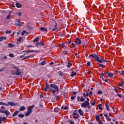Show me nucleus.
Here are the masks:
<instances>
[{
	"label": "nucleus",
	"mask_w": 124,
	"mask_h": 124,
	"mask_svg": "<svg viewBox=\"0 0 124 124\" xmlns=\"http://www.w3.org/2000/svg\"><path fill=\"white\" fill-rule=\"evenodd\" d=\"M12 68H13V69H15V70H16V71L14 72L13 71V72H12V75H17L19 76V75H21V74H22V72L21 71V70H20L19 67H18V66L16 65H14L12 67Z\"/></svg>",
	"instance_id": "nucleus-1"
},
{
	"label": "nucleus",
	"mask_w": 124,
	"mask_h": 124,
	"mask_svg": "<svg viewBox=\"0 0 124 124\" xmlns=\"http://www.w3.org/2000/svg\"><path fill=\"white\" fill-rule=\"evenodd\" d=\"M89 57L92 58V59H94V60H95V61L98 62L102 63L103 62L101 60V59H100V57H98V56H97V55H96V54H95L94 55L91 54L89 56Z\"/></svg>",
	"instance_id": "nucleus-2"
},
{
	"label": "nucleus",
	"mask_w": 124,
	"mask_h": 124,
	"mask_svg": "<svg viewBox=\"0 0 124 124\" xmlns=\"http://www.w3.org/2000/svg\"><path fill=\"white\" fill-rule=\"evenodd\" d=\"M88 105H90V102L89 101H85V102L81 104V106L83 108H85L88 106Z\"/></svg>",
	"instance_id": "nucleus-3"
},
{
	"label": "nucleus",
	"mask_w": 124,
	"mask_h": 124,
	"mask_svg": "<svg viewBox=\"0 0 124 124\" xmlns=\"http://www.w3.org/2000/svg\"><path fill=\"white\" fill-rule=\"evenodd\" d=\"M0 113H1L2 114H5L6 115L7 117L9 116V115L10 114V112L8 111V110H2V109H0Z\"/></svg>",
	"instance_id": "nucleus-4"
},
{
	"label": "nucleus",
	"mask_w": 124,
	"mask_h": 124,
	"mask_svg": "<svg viewBox=\"0 0 124 124\" xmlns=\"http://www.w3.org/2000/svg\"><path fill=\"white\" fill-rule=\"evenodd\" d=\"M26 54H23L20 57V59L21 60H26V59H28V58H31V56H25Z\"/></svg>",
	"instance_id": "nucleus-5"
},
{
	"label": "nucleus",
	"mask_w": 124,
	"mask_h": 124,
	"mask_svg": "<svg viewBox=\"0 0 124 124\" xmlns=\"http://www.w3.org/2000/svg\"><path fill=\"white\" fill-rule=\"evenodd\" d=\"M108 73V71H107L106 73H103L102 72V74H101V76H100V78L102 79L103 81H104V78H103V76H104V75H107Z\"/></svg>",
	"instance_id": "nucleus-6"
},
{
	"label": "nucleus",
	"mask_w": 124,
	"mask_h": 124,
	"mask_svg": "<svg viewBox=\"0 0 124 124\" xmlns=\"http://www.w3.org/2000/svg\"><path fill=\"white\" fill-rule=\"evenodd\" d=\"M75 42L77 45H80L81 43V40L78 38L75 40Z\"/></svg>",
	"instance_id": "nucleus-7"
},
{
	"label": "nucleus",
	"mask_w": 124,
	"mask_h": 124,
	"mask_svg": "<svg viewBox=\"0 0 124 124\" xmlns=\"http://www.w3.org/2000/svg\"><path fill=\"white\" fill-rule=\"evenodd\" d=\"M23 53H37L38 51L37 50H26L23 51Z\"/></svg>",
	"instance_id": "nucleus-8"
},
{
	"label": "nucleus",
	"mask_w": 124,
	"mask_h": 124,
	"mask_svg": "<svg viewBox=\"0 0 124 124\" xmlns=\"http://www.w3.org/2000/svg\"><path fill=\"white\" fill-rule=\"evenodd\" d=\"M78 117H79V114L74 112L73 113V118L74 119H78Z\"/></svg>",
	"instance_id": "nucleus-9"
},
{
	"label": "nucleus",
	"mask_w": 124,
	"mask_h": 124,
	"mask_svg": "<svg viewBox=\"0 0 124 124\" xmlns=\"http://www.w3.org/2000/svg\"><path fill=\"white\" fill-rule=\"evenodd\" d=\"M11 13H12V12L11 11L9 12V13L6 17V19H7V20H9V18H11Z\"/></svg>",
	"instance_id": "nucleus-10"
},
{
	"label": "nucleus",
	"mask_w": 124,
	"mask_h": 124,
	"mask_svg": "<svg viewBox=\"0 0 124 124\" xmlns=\"http://www.w3.org/2000/svg\"><path fill=\"white\" fill-rule=\"evenodd\" d=\"M34 105H32L30 106L28 108V111H29L30 112H31V110H32V109H33V108H34Z\"/></svg>",
	"instance_id": "nucleus-11"
},
{
	"label": "nucleus",
	"mask_w": 124,
	"mask_h": 124,
	"mask_svg": "<svg viewBox=\"0 0 124 124\" xmlns=\"http://www.w3.org/2000/svg\"><path fill=\"white\" fill-rule=\"evenodd\" d=\"M8 106L10 105L11 106H15L16 104L13 102H8L7 103Z\"/></svg>",
	"instance_id": "nucleus-12"
},
{
	"label": "nucleus",
	"mask_w": 124,
	"mask_h": 124,
	"mask_svg": "<svg viewBox=\"0 0 124 124\" xmlns=\"http://www.w3.org/2000/svg\"><path fill=\"white\" fill-rule=\"evenodd\" d=\"M16 24V26H18V27L21 26V20L18 19Z\"/></svg>",
	"instance_id": "nucleus-13"
},
{
	"label": "nucleus",
	"mask_w": 124,
	"mask_h": 124,
	"mask_svg": "<svg viewBox=\"0 0 124 124\" xmlns=\"http://www.w3.org/2000/svg\"><path fill=\"white\" fill-rule=\"evenodd\" d=\"M78 112L80 116H84V112H83L82 109H79Z\"/></svg>",
	"instance_id": "nucleus-14"
},
{
	"label": "nucleus",
	"mask_w": 124,
	"mask_h": 124,
	"mask_svg": "<svg viewBox=\"0 0 124 124\" xmlns=\"http://www.w3.org/2000/svg\"><path fill=\"white\" fill-rule=\"evenodd\" d=\"M45 85V88L47 90H49L50 89V86H49V84L48 83V82H47V81H46Z\"/></svg>",
	"instance_id": "nucleus-15"
},
{
	"label": "nucleus",
	"mask_w": 124,
	"mask_h": 124,
	"mask_svg": "<svg viewBox=\"0 0 124 124\" xmlns=\"http://www.w3.org/2000/svg\"><path fill=\"white\" fill-rule=\"evenodd\" d=\"M8 48H13V47H15V46L13 45V44L9 43L8 44Z\"/></svg>",
	"instance_id": "nucleus-16"
},
{
	"label": "nucleus",
	"mask_w": 124,
	"mask_h": 124,
	"mask_svg": "<svg viewBox=\"0 0 124 124\" xmlns=\"http://www.w3.org/2000/svg\"><path fill=\"white\" fill-rule=\"evenodd\" d=\"M16 6L17 7V8H20V7H22V4L19 3H16Z\"/></svg>",
	"instance_id": "nucleus-17"
},
{
	"label": "nucleus",
	"mask_w": 124,
	"mask_h": 124,
	"mask_svg": "<svg viewBox=\"0 0 124 124\" xmlns=\"http://www.w3.org/2000/svg\"><path fill=\"white\" fill-rule=\"evenodd\" d=\"M115 75V74L112 73H108V76L109 78H111L113 77Z\"/></svg>",
	"instance_id": "nucleus-18"
},
{
	"label": "nucleus",
	"mask_w": 124,
	"mask_h": 124,
	"mask_svg": "<svg viewBox=\"0 0 124 124\" xmlns=\"http://www.w3.org/2000/svg\"><path fill=\"white\" fill-rule=\"evenodd\" d=\"M71 73L72 74H71L70 75L71 77H74V76H76V74H77V73H76L74 71L72 72Z\"/></svg>",
	"instance_id": "nucleus-19"
},
{
	"label": "nucleus",
	"mask_w": 124,
	"mask_h": 124,
	"mask_svg": "<svg viewBox=\"0 0 124 124\" xmlns=\"http://www.w3.org/2000/svg\"><path fill=\"white\" fill-rule=\"evenodd\" d=\"M18 114H19V111H16L14 114H13V117H15L16 116H17V115H18Z\"/></svg>",
	"instance_id": "nucleus-20"
},
{
	"label": "nucleus",
	"mask_w": 124,
	"mask_h": 124,
	"mask_svg": "<svg viewBox=\"0 0 124 124\" xmlns=\"http://www.w3.org/2000/svg\"><path fill=\"white\" fill-rule=\"evenodd\" d=\"M40 31H47V29L44 27H41L40 28Z\"/></svg>",
	"instance_id": "nucleus-21"
},
{
	"label": "nucleus",
	"mask_w": 124,
	"mask_h": 124,
	"mask_svg": "<svg viewBox=\"0 0 124 124\" xmlns=\"http://www.w3.org/2000/svg\"><path fill=\"white\" fill-rule=\"evenodd\" d=\"M46 63V61H42V62H41L40 63H39V65H45V64Z\"/></svg>",
	"instance_id": "nucleus-22"
},
{
	"label": "nucleus",
	"mask_w": 124,
	"mask_h": 124,
	"mask_svg": "<svg viewBox=\"0 0 124 124\" xmlns=\"http://www.w3.org/2000/svg\"><path fill=\"white\" fill-rule=\"evenodd\" d=\"M57 30H58V27H57V23H56L55 26V27L53 28V29H52V31H57Z\"/></svg>",
	"instance_id": "nucleus-23"
},
{
	"label": "nucleus",
	"mask_w": 124,
	"mask_h": 124,
	"mask_svg": "<svg viewBox=\"0 0 124 124\" xmlns=\"http://www.w3.org/2000/svg\"><path fill=\"white\" fill-rule=\"evenodd\" d=\"M96 120L97 121V122H98V123H99L100 122H101L100 121V118L99 117V116H96Z\"/></svg>",
	"instance_id": "nucleus-24"
},
{
	"label": "nucleus",
	"mask_w": 124,
	"mask_h": 124,
	"mask_svg": "<svg viewBox=\"0 0 124 124\" xmlns=\"http://www.w3.org/2000/svg\"><path fill=\"white\" fill-rule=\"evenodd\" d=\"M18 117L19 118H24L25 117V115L22 113H19L18 114Z\"/></svg>",
	"instance_id": "nucleus-25"
},
{
	"label": "nucleus",
	"mask_w": 124,
	"mask_h": 124,
	"mask_svg": "<svg viewBox=\"0 0 124 124\" xmlns=\"http://www.w3.org/2000/svg\"><path fill=\"white\" fill-rule=\"evenodd\" d=\"M59 111H60V108H55L54 109V111L55 113H58V112H59Z\"/></svg>",
	"instance_id": "nucleus-26"
},
{
	"label": "nucleus",
	"mask_w": 124,
	"mask_h": 124,
	"mask_svg": "<svg viewBox=\"0 0 124 124\" xmlns=\"http://www.w3.org/2000/svg\"><path fill=\"white\" fill-rule=\"evenodd\" d=\"M5 39H6V37H0V41H2V40H5Z\"/></svg>",
	"instance_id": "nucleus-27"
},
{
	"label": "nucleus",
	"mask_w": 124,
	"mask_h": 124,
	"mask_svg": "<svg viewBox=\"0 0 124 124\" xmlns=\"http://www.w3.org/2000/svg\"><path fill=\"white\" fill-rule=\"evenodd\" d=\"M26 109V107L22 106L19 108V111H24Z\"/></svg>",
	"instance_id": "nucleus-28"
},
{
	"label": "nucleus",
	"mask_w": 124,
	"mask_h": 124,
	"mask_svg": "<svg viewBox=\"0 0 124 124\" xmlns=\"http://www.w3.org/2000/svg\"><path fill=\"white\" fill-rule=\"evenodd\" d=\"M4 119H5V117H0V124H1V123L3 122V121H4Z\"/></svg>",
	"instance_id": "nucleus-29"
},
{
	"label": "nucleus",
	"mask_w": 124,
	"mask_h": 124,
	"mask_svg": "<svg viewBox=\"0 0 124 124\" xmlns=\"http://www.w3.org/2000/svg\"><path fill=\"white\" fill-rule=\"evenodd\" d=\"M72 66V64L69 62H68V65H67V67L68 68H70Z\"/></svg>",
	"instance_id": "nucleus-30"
},
{
	"label": "nucleus",
	"mask_w": 124,
	"mask_h": 124,
	"mask_svg": "<svg viewBox=\"0 0 124 124\" xmlns=\"http://www.w3.org/2000/svg\"><path fill=\"white\" fill-rule=\"evenodd\" d=\"M31 113V112L29 111L28 110V111L26 113L25 116L26 117H28V116H30V114Z\"/></svg>",
	"instance_id": "nucleus-31"
},
{
	"label": "nucleus",
	"mask_w": 124,
	"mask_h": 124,
	"mask_svg": "<svg viewBox=\"0 0 124 124\" xmlns=\"http://www.w3.org/2000/svg\"><path fill=\"white\" fill-rule=\"evenodd\" d=\"M105 105L107 108V111H109V106L108 105V103H106Z\"/></svg>",
	"instance_id": "nucleus-32"
},
{
	"label": "nucleus",
	"mask_w": 124,
	"mask_h": 124,
	"mask_svg": "<svg viewBox=\"0 0 124 124\" xmlns=\"http://www.w3.org/2000/svg\"><path fill=\"white\" fill-rule=\"evenodd\" d=\"M83 95L84 97H87V96H89V93H83Z\"/></svg>",
	"instance_id": "nucleus-33"
},
{
	"label": "nucleus",
	"mask_w": 124,
	"mask_h": 124,
	"mask_svg": "<svg viewBox=\"0 0 124 124\" xmlns=\"http://www.w3.org/2000/svg\"><path fill=\"white\" fill-rule=\"evenodd\" d=\"M53 89H55L56 92H59V87H58V85H56Z\"/></svg>",
	"instance_id": "nucleus-34"
},
{
	"label": "nucleus",
	"mask_w": 124,
	"mask_h": 124,
	"mask_svg": "<svg viewBox=\"0 0 124 124\" xmlns=\"http://www.w3.org/2000/svg\"><path fill=\"white\" fill-rule=\"evenodd\" d=\"M98 64L99 65V66L100 67H102L103 68H105V65L102 64H100L99 63H98Z\"/></svg>",
	"instance_id": "nucleus-35"
},
{
	"label": "nucleus",
	"mask_w": 124,
	"mask_h": 124,
	"mask_svg": "<svg viewBox=\"0 0 124 124\" xmlns=\"http://www.w3.org/2000/svg\"><path fill=\"white\" fill-rule=\"evenodd\" d=\"M68 123L70 124H74V122L72 121V120H68Z\"/></svg>",
	"instance_id": "nucleus-36"
},
{
	"label": "nucleus",
	"mask_w": 124,
	"mask_h": 124,
	"mask_svg": "<svg viewBox=\"0 0 124 124\" xmlns=\"http://www.w3.org/2000/svg\"><path fill=\"white\" fill-rule=\"evenodd\" d=\"M80 101L81 102H84V101H85V99H84L83 98V96H81V98H80Z\"/></svg>",
	"instance_id": "nucleus-37"
},
{
	"label": "nucleus",
	"mask_w": 124,
	"mask_h": 124,
	"mask_svg": "<svg viewBox=\"0 0 124 124\" xmlns=\"http://www.w3.org/2000/svg\"><path fill=\"white\" fill-rule=\"evenodd\" d=\"M38 39H39V37L36 38L34 40L33 42H38Z\"/></svg>",
	"instance_id": "nucleus-38"
},
{
	"label": "nucleus",
	"mask_w": 124,
	"mask_h": 124,
	"mask_svg": "<svg viewBox=\"0 0 124 124\" xmlns=\"http://www.w3.org/2000/svg\"><path fill=\"white\" fill-rule=\"evenodd\" d=\"M22 37H19V38H18L17 39V41H18V42H20L21 43V42H22Z\"/></svg>",
	"instance_id": "nucleus-39"
},
{
	"label": "nucleus",
	"mask_w": 124,
	"mask_h": 124,
	"mask_svg": "<svg viewBox=\"0 0 124 124\" xmlns=\"http://www.w3.org/2000/svg\"><path fill=\"white\" fill-rule=\"evenodd\" d=\"M0 105H5V106H8V105L7 104H5L2 102H0Z\"/></svg>",
	"instance_id": "nucleus-40"
},
{
	"label": "nucleus",
	"mask_w": 124,
	"mask_h": 124,
	"mask_svg": "<svg viewBox=\"0 0 124 124\" xmlns=\"http://www.w3.org/2000/svg\"><path fill=\"white\" fill-rule=\"evenodd\" d=\"M39 45L40 47H42L44 46V44H43V43H39Z\"/></svg>",
	"instance_id": "nucleus-41"
},
{
	"label": "nucleus",
	"mask_w": 124,
	"mask_h": 124,
	"mask_svg": "<svg viewBox=\"0 0 124 124\" xmlns=\"http://www.w3.org/2000/svg\"><path fill=\"white\" fill-rule=\"evenodd\" d=\"M75 97H76V95H72L70 98L72 100H73V99H75Z\"/></svg>",
	"instance_id": "nucleus-42"
},
{
	"label": "nucleus",
	"mask_w": 124,
	"mask_h": 124,
	"mask_svg": "<svg viewBox=\"0 0 124 124\" xmlns=\"http://www.w3.org/2000/svg\"><path fill=\"white\" fill-rule=\"evenodd\" d=\"M55 85H56L55 84H51L50 85V88H52L53 89H54Z\"/></svg>",
	"instance_id": "nucleus-43"
},
{
	"label": "nucleus",
	"mask_w": 124,
	"mask_h": 124,
	"mask_svg": "<svg viewBox=\"0 0 124 124\" xmlns=\"http://www.w3.org/2000/svg\"><path fill=\"white\" fill-rule=\"evenodd\" d=\"M9 57H10V58H14V54L12 53H10Z\"/></svg>",
	"instance_id": "nucleus-44"
},
{
	"label": "nucleus",
	"mask_w": 124,
	"mask_h": 124,
	"mask_svg": "<svg viewBox=\"0 0 124 124\" xmlns=\"http://www.w3.org/2000/svg\"><path fill=\"white\" fill-rule=\"evenodd\" d=\"M124 85V82H121V83L119 84V87H123Z\"/></svg>",
	"instance_id": "nucleus-45"
},
{
	"label": "nucleus",
	"mask_w": 124,
	"mask_h": 124,
	"mask_svg": "<svg viewBox=\"0 0 124 124\" xmlns=\"http://www.w3.org/2000/svg\"><path fill=\"white\" fill-rule=\"evenodd\" d=\"M60 76H61V77H62V76H64V74H63V73L62 72H61L59 73Z\"/></svg>",
	"instance_id": "nucleus-46"
},
{
	"label": "nucleus",
	"mask_w": 124,
	"mask_h": 124,
	"mask_svg": "<svg viewBox=\"0 0 124 124\" xmlns=\"http://www.w3.org/2000/svg\"><path fill=\"white\" fill-rule=\"evenodd\" d=\"M64 43H62L59 45V47H63L64 46Z\"/></svg>",
	"instance_id": "nucleus-47"
},
{
	"label": "nucleus",
	"mask_w": 124,
	"mask_h": 124,
	"mask_svg": "<svg viewBox=\"0 0 124 124\" xmlns=\"http://www.w3.org/2000/svg\"><path fill=\"white\" fill-rule=\"evenodd\" d=\"M117 96H119V97H120V98H123V95L122 94H117Z\"/></svg>",
	"instance_id": "nucleus-48"
},
{
	"label": "nucleus",
	"mask_w": 124,
	"mask_h": 124,
	"mask_svg": "<svg viewBox=\"0 0 124 124\" xmlns=\"http://www.w3.org/2000/svg\"><path fill=\"white\" fill-rule=\"evenodd\" d=\"M62 54H63V55H67V51H62Z\"/></svg>",
	"instance_id": "nucleus-49"
},
{
	"label": "nucleus",
	"mask_w": 124,
	"mask_h": 124,
	"mask_svg": "<svg viewBox=\"0 0 124 124\" xmlns=\"http://www.w3.org/2000/svg\"><path fill=\"white\" fill-rule=\"evenodd\" d=\"M100 59L102 61V62H108V61H107V60H105L104 59H101L100 58Z\"/></svg>",
	"instance_id": "nucleus-50"
},
{
	"label": "nucleus",
	"mask_w": 124,
	"mask_h": 124,
	"mask_svg": "<svg viewBox=\"0 0 124 124\" xmlns=\"http://www.w3.org/2000/svg\"><path fill=\"white\" fill-rule=\"evenodd\" d=\"M98 94H102V91H100L97 92Z\"/></svg>",
	"instance_id": "nucleus-51"
},
{
	"label": "nucleus",
	"mask_w": 124,
	"mask_h": 124,
	"mask_svg": "<svg viewBox=\"0 0 124 124\" xmlns=\"http://www.w3.org/2000/svg\"><path fill=\"white\" fill-rule=\"evenodd\" d=\"M72 46H73V48H75V43H72Z\"/></svg>",
	"instance_id": "nucleus-52"
},
{
	"label": "nucleus",
	"mask_w": 124,
	"mask_h": 124,
	"mask_svg": "<svg viewBox=\"0 0 124 124\" xmlns=\"http://www.w3.org/2000/svg\"><path fill=\"white\" fill-rule=\"evenodd\" d=\"M108 78H106V79H104V82H106V83H108Z\"/></svg>",
	"instance_id": "nucleus-53"
},
{
	"label": "nucleus",
	"mask_w": 124,
	"mask_h": 124,
	"mask_svg": "<svg viewBox=\"0 0 124 124\" xmlns=\"http://www.w3.org/2000/svg\"><path fill=\"white\" fill-rule=\"evenodd\" d=\"M90 65H91V62H88L87 63V66H90Z\"/></svg>",
	"instance_id": "nucleus-54"
},
{
	"label": "nucleus",
	"mask_w": 124,
	"mask_h": 124,
	"mask_svg": "<svg viewBox=\"0 0 124 124\" xmlns=\"http://www.w3.org/2000/svg\"><path fill=\"white\" fill-rule=\"evenodd\" d=\"M39 108H43V105H42L41 104H39Z\"/></svg>",
	"instance_id": "nucleus-55"
},
{
	"label": "nucleus",
	"mask_w": 124,
	"mask_h": 124,
	"mask_svg": "<svg viewBox=\"0 0 124 124\" xmlns=\"http://www.w3.org/2000/svg\"><path fill=\"white\" fill-rule=\"evenodd\" d=\"M6 33H9V34H10V33H11V31H6Z\"/></svg>",
	"instance_id": "nucleus-56"
},
{
	"label": "nucleus",
	"mask_w": 124,
	"mask_h": 124,
	"mask_svg": "<svg viewBox=\"0 0 124 124\" xmlns=\"http://www.w3.org/2000/svg\"><path fill=\"white\" fill-rule=\"evenodd\" d=\"M52 93L54 95H56L55 94V93H56V91L55 90H52Z\"/></svg>",
	"instance_id": "nucleus-57"
},
{
	"label": "nucleus",
	"mask_w": 124,
	"mask_h": 124,
	"mask_svg": "<svg viewBox=\"0 0 124 124\" xmlns=\"http://www.w3.org/2000/svg\"><path fill=\"white\" fill-rule=\"evenodd\" d=\"M106 119H107V120H108V121H111V119H110V118H109V116L107 117Z\"/></svg>",
	"instance_id": "nucleus-58"
},
{
	"label": "nucleus",
	"mask_w": 124,
	"mask_h": 124,
	"mask_svg": "<svg viewBox=\"0 0 124 124\" xmlns=\"http://www.w3.org/2000/svg\"><path fill=\"white\" fill-rule=\"evenodd\" d=\"M80 99H81V98H80V96H78L77 97L78 101H80Z\"/></svg>",
	"instance_id": "nucleus-59"
},
{
	"label": "nucleus",
	"mask_w": 124,
	"mask_h": 124,
	"mask_svg": "<svg viewBox=\"0 0 124 124\" xmlns=\"http://www.w3.org/2000/svg\"><path fill=\"white\" fill-rule=\"evenodd\" d=\"M92 107L90 105H87V108L88 109H91Z\"/></svg>",
	"instance_id": "nucleus-60"
},
{
	"label": "nucleus",
	"mask_w": 124,
	"mask_h": 124,
	"mask_svg": "<svg viewBox=\"0 0 124 124\" xmlns=\"http://www.w3.org/2000/svg\"><path fill=\"white\" fill-rule=\"evenodd\" d=\"M78 93V92H73V94H74V95H75V94H76V93Z\"/></svg>",
	"instance_id": "nucleus-61"
},
{
	"label": "nucleus",
	"mask_w": 124,
	"mask_h": 124,
	"mask_svg": "<svg viewBox=\"0 0 124 124\" xmlns=\"http://www.w3.org/2000/svg\"><path fill=\"white\" fill-rule=\"evenodd\" d=\"M92 105L93 106H94V105H95V101H94V102H93L92 104Z\"/></svg>",
	"instance_id": "nucleus-62"
},
{
	"label": "nucleus",
	"mask_w": 124,
	"mask_h": 124,
	"mask_svg": "<svg viewBox=\"0 0 124 124\" xmlns=\"http://www.w3.org/2000/svg\"><path fill=\"white\" fill-rule=\"evenodd\" d=\"M114 91L116 93H118V90H117V89L115 88Z\"/></svg>",
	"instance_id": "nucleus-63"
},
{
	"label": "nucleus",
	"mask_w": 124,
	"mask_h": 124,
	"mask_svg": "<svg viewBox=\"0 0 124 124\" xmlns=\"http://www.w3.org/2000/svg\"><path fill=\"white\" fill-rule=\"evenodd\" d=\"M97 106H98V108H99V107H100L101 106H102V104H98V105H97Z\"/></svg>",
	"instance_id": "nucleus-64"
}]
</instances>
